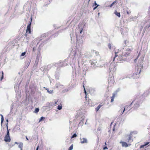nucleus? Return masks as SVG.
Returning <instances> with one entry per match:
<instances>
[{
  "label": "nucleus",
  "mask_w": 150,
  "mask_h": 150,
  "mask_svg": "<svg viewBox=\"0 0 150 150\" xmlns=\"http://www.w3.org/2000/svg\"><path fill=\"white\" fill-rule=\"evenodd\" d=\"M119 52H115V57L113 58V61H114L115 59L116 58L117 62H116L117 63L119 61H121L123 60V58L122 56L123 55L118 54Z\"/></svg>",
  "instance_id": "f257e3e1"
},
{
  "label": "nucleus",
  "mask_w": 150,
  "mask_h": 150,
  "mask_svg": "<svg viewBox=\"0 0 150 150\" xmlns=\"http://www.w3.org/2000/svg\"><path fill=\"white\" fill-rule=\"evenodd\" d=\"M141 69L140 68H137L136 69L135 71L133 73L132 75L133 78L134 79H136L139 77V74L141 71Z\"/></svg>",
  "instance_id": "f03ea898"
},
{
  "label": "nucleus",
  "mask_w": 150,
  "mask_h": 150,
  "mask_svg": "<svg viewBox=\"0 0 150 150\" xmlns=\"http://www.w3.org/2000/svg\"><path fill=\"white\" fill-rule=\"evenodd\" d=\"M132 133H131L126 137L125 141L128 144H130L133 142V139H132Z\"/></svg>",
  "instance_id": "7ed1b4c3"
},
{
  "label": "nucleus",
  "mask_w": 150,
  "mask_h": 150,
  "mask_svg": "<svg viewBox=\"0 0 150 150\" xmlns=\"http://www.w3.org/2000/svg\"><path fill=\"white\" fill-rule=\"evenodd\" d=\"M133 50V48L132 47H131V48H127L126 50V52H125V54L123 56L127 57V56H129L132 50Z\"/></svg>",
  "instance_id": "20e7f679"
},
{
  "label": "nucleus",
  "mask_w": 150,
  "mask_h": 150,
  "mask_svg": "<svg viewBox=\"0 0 150 150\" xmlns=\"http://www.w3.org/2000/svg\"><path fill=\"white\" fill-rule=\"evenodd\" d=\"M120 143L122 144V147H128L129 146H130L131 145L130 144H128L127 143L124 142H120Z\"/></svg>",
  "instance_id": "39448f33"
},
{
  "label": "nucleus",
  "mask_w": 150,
  "mask_h": 150,
  "mask_svg": "<svg viewBox=\"0 0 150 150\" xmlns=\"http://www.w3.org/2000/svg\"><path fill=\"white\" fill-rule=\"evenodd\" d=\"M105 104V103L103 102L101 103L97 107L95 108V111L97 112L98 111L100 108Z\"/></svg>",
  "instance_id": "423d86ee"
},
{
  "label": "nucleus",
  "mask_w": 150,
  "mask_h": 150,
  "mask_svg": "<svg viewBox=\"0 0 150 150\" xmlns=\"http://www.w3.org/2000/svg\"><path fill=\"white\" fill-rule=\"evenodd\" d=\"M32 21V18H31V21L30 23V24L28 25L27 27V29L26 30V33H30V26H31V23Z\"/></svg>",
  "instance_id": "0eeeda50"
},
{
  "label": "nucleus",
  "mask_w": 150,
  "mask_h": 150,
  "mask_svg": "<svg viewBox=\"0 0 150 150\" xmlns=\"http://www.w3.org/2000/svg\"><path fill=\"white\" fill-rule=\"evenodd\" d=\"M4 140L6 142H10L11 141V138L10 136L5 135L4 138Z\"/></svg>",
  "instance_id": "6e6552de"
},
{
  "label": "nucleus",
  "mask_w": 150,
  "mask_h": 150,
  "mask_svg": "<svg viewBox=\"0 0 150 150\" xmlns=\"http://www.w3.org/2000/svg\"><path fill=\"white\" fill-rule=\"evenodd\" d=\"M91 55H95L97 56L99 54V52L96 51V50H93L91 51Z\"/></svg>",
  "instance_id": "1a4fd4ad"
},
{
  "label": "nucleus",
  "mask_w": 150,
  "mask_h": 150,
  "mask_svg": "<svg viewBox=\"0 0 150 150\" xmlns=\"http://www.w3.org/2000/svg\"><path fill=\"white\" fill-rule=\"evenodd\" d=\"M113 65L112 64V63L110 64V66L109 67V70H110V72H111V71H115V70L116 69H115V67H114V68L112 69V68L113 67Z\"/></svg>",
  "instance_id": "9d476101"
},
{
  "label": "nucleus",
  "mask_w": 150,
  "mask_h": 150,
  "mask_svg": "<svg viewBox=\"0 0 150 150\" xmlns=\"http://www.w3.org/2000/svg\"><path fill=\"white\" fill-rule=\"evenodd\" d=\"M117 95L116 93H114L112 94V96L111 97V99L110 100L111 102H112L114 101V99Z\"/></svg>",
  "instance_id": "9b49d317"
},
{
  "label": "nucleus",
  "mask_w": 150,
  "mask_h": 150,
  "mask_svg": "<svg viewBox=\"0 0 150 150\" xmlns=\"http://www.w3.org/2000/svg\"><path fill=\"white\" fill-rule=\"evenodd\" d=\"M130 107L129 106H128V105H126L125 106V108H124L123 109H122V110H123V111L122 112V114L123 113V112H124V111L125 110H127L128 111H129V110H130Z\"/></svg>",
  "instance_id": "f8f14e48"
},
{
  "label": "nucleus",
  "mask_w": 150,
  "mask_h": 150,
  "mask_svg": "<svg viewBox=\"0 0 150 150\" xmlns=\"http://www.w3.org/2000/svg\"><path fill=\"white\" fill-rule=\"evenodd\" d=\"M44 88H45L47 91V92L50 94H52L54 93V91L53 90H49L48 88H47L44 87Z\"/></svg>",
  "instance_id": "ddd939ff"
},
{
  "label": "nucleus",
  "mask_w": 150,
  "mask_h": 150,
  "mask_svg": "<svg viewBox=\"0 0 150 150\" xmlns=\"http://www.w3.org/2000/svg\"><path fill=\"white\" fill-rule=\"evenodd\" d=\"M50 65H48L47 66H45L44 67V70L45 71L48 70L50 68Z\"/></svg>",
  "instance_id": "4468645a"
},
{
  "label": "nucleus",
  "mask_w": 150,
  "mask_h": 150,
  "mask_svg": "<svg viewBox=\"0 0 150 150\" xmlns=\"http://www.w3.org/2000/svg\"><path fill=\"white\" fill-rule=\"evenodd\" d=\"M66 65H67L66 64H65L63 62H61L59 64L58 66L59 67H62L63 66H64Z\"/></svg>",
  "instance_id": "2eb2a0df"
},
{
  "label": "nucleus",
  "mask_w": 150,
  "mask_h": 150,
  "mask_svg": "<svg viewBox=\"0 0 150 150\" xmlns=\"http://www.w3.org/2000/svg\"><path fill=\"white\" fill-rule=\"evenodd\" d=\"M6 128H7V134L6 135L9 136V129H8V123H7L6 125Z\"/></svg>",
  "instance_id": "dca6fc26"
},
{
  "label": "nucleus",
  "mask_w": 150,
  "mask_h": 150,
  "mask_svg": "<svg viewBox=\"0 0 150 150\" xmlns=\"http://www.w3.org/2000/svg\"><path fill=\"white\" fill-rule=\"evenodd\" d=\"M62 86L61 85L60 83L59 82L55 84V86L57 88H58L59 87L61 88Z\"/></svg>",
  "instance_id": "f3484780"
},
{
  "label": "nucleus",
  "mask_w": 150,
  "mask_h": 150,
  "mask_svg": "<svg viewBox=\"0 0 150 150\" xmlns=\"http://www.w3.org/2000/svg\"><path fill=\"white\" fill-rule=\"evenodd\" d=\"M55 78L57 79H59V73L56 72L55 74Z\"/></svg>",
  "instance_id": "a211bd4d"
},
{
  "label": "nucleus",
  "mask_w": 150,
  "mask_h": 150,
  "mask_svg": "<svg viewBox=\"0 0 150 150\" xmlns=\"http://www.w3.org/2000/svg\"><path fill=\"white\" fill-rule=\"evenodd\" d=\"M114 13L119 17H120V13L117 12L116 11H115L114 12Z\"/></svg>",
  "instance_id": "6ab92c4d"
},
{
  "label": "nucleus",
  "mask_w": 150,
  "mask_h": 150,
  "mask_svg": "<svg viewBox=\"0 0 150 150\" xmlns=\"http://www.w3.org/2000/svg\"><path fill=\"white\" fill-rule=\"evenodd\" d=\"M90 62L91 65L93 66V67L96 65V62H94L92 61H90Z\"/></svg>",
  "instance_id": "aec40b11"
},
{
  "label": "nucleus",
  "mask_w": 150,
  "mask_h": 150,
  "mask_svg": "<svg viewBox=\"0 0 150 150\" xmlns=\"http://www.w3.org/2000/svg\"><path fill=\"white\" fill-rule=\"evenodd\" d=\"M149 143H150L149 142H147L144 145H141L140 146V148H143L144 146L148 145L149 144Z\"/></svg>",
  "instance_id": "412c9836"
},
{
  "label": "nucleus",
  "mask_w": 150,
  "mask_h": 150,
  "mask_svg": "<svg viewBox=\"0 0 150 150\" xmlns=\"http://www.w3.org/2000/svg\"><path fill=\"white\" fill-rule=\"evenodd\" d=\"M95 6V7L93 8V10H95L98 6V5L97 4H96V1H95L94 4L93 5V6Z\"/></svg>",
  "instance_id": "4be33fe9"
},
{
  "label": "nucleus",
  "mask_w": 150,
  "mask_h": 150,
  "mask_svg": "<svg viewBox=\"0 0 150 150\" xmlns=\"http://www.w3.org/2000/svg\"><path fill=\"white\" fill-rule=\"evenodd\" d=\"M23 143L22 142H20L19 143V145L18 146V147L21 149L23 148Z\"/></svg>",
  "instance_id": "5701e85b"
},
{
  "label": "nucleus",
  "mask_w": 150,
  "mask_h": 150,
  "mask_svg": "<svg viewBox=\"0 0 150 150\" xmlns=\"http://www.w3.org/2000/svg\"><path fill=\"white\" fill-rule=\"evenodd\" d=\"M78 38H76V46H79V45L80 44V42H79L78 43Z\"/></svg>",
  "instance_id": "b1692460"
},
{
  "label": "nucleus",
  "mask_w": 150,
  "mask_h": 150,
  "mask_svg": "<svg viewBox=\"0 0 150 150\" xmlns=\"http://www.w3.org/2000/svg\"><path fill=\"white\" fill-rule=\"evenodd\" d=\"M126 11H127V13L128 14H129L131 13V12L130 10L127 7L126 8Z\"/></svg>",
  "instance_id": "393cba45"
},
{
  "label": "nucleus",
  "mask_w": 150,
  "mask_h": 150,
  "mask_svg": "<svg viewBox=\"0 0 150 150\" xmlns=\"http://www.w3.org/2000/svg\"><path fill=\"white\" fill-rule=\"evenodd\" d=\"M39 110V109L38 108H35L34 112L35 113H38Z\"/></svg>",
  "instance_id": "a878e982"
},
{
  "label": "nucleus",
  "mask_w": 150,
  "mask_h": 150,
  "mask_svg": "<svg viewBox=\"0 0 150 150\" xmlns=\"http://www.w3.org/2000/svg\"><path fill=\"white\" fill-rule=\"evenodd\" d=\"M0 115L1 116V124L3 122V121H4V118L3 116V115H2L0 114Z\"/></svg>",
  "instance_id": "bb28decb"
},
{
  "label": "nucleus",
  "mask_w": 150,
  "mask_h": 150,
  "mask_svg": "<svg viewBox=\"0 0 150 150\" xmlns=\"http://www.w3.org/2000/svg\"><path fill=\"white\" fill-rule=\"evenodd\" d=\"M112 46V45L111 43H109L108 45V46L109 49L111 50V47Z\"/></svg>",
  "instance_id": "cd10ccee"
},
{
  "label": "nucleus",
  "mask_w": 150,
  "mask_h": 150,
  "mask_svg": "<svg viewBox=\"0 0 150 150\" xmlns=\"http://www.w3.org/2000/svg\"><path fill=\"white\" fill-rule=\"evenodd\" d=\"M73 146L72 144L69 148L68 150H72L73 149Z\"/></svg>",
  "instance_id": "c85d7f7f"
},
{
  "label": "nucleus",
  "mask_w": 150,
  "mask_h": 150,
  "mask_svg": "<svg viewBox=\"0 0 150 150\" xmlns=\"http://www.w3.org/2000/svg\"><path fill=\"white\" fill-rule=\"evenodd\" d=\"M80 139L81 140V142L82 144H83L84 143V138H82L83 140L82 141V139H81V138H80Z\"/></svg>",
  "instance_id": "c756f323"
},
{
  "label": "nucleus",
  "mask_w": 150,
  "mask_h": 150,
  "mask_svg": "<svg viewBox=\"0 0 150 150\" xmlns=\"http://www.w3.org/2000/svg\"><path fill=\"white\" fill-rule=\"evenodd\" d=\"M76 133H74L71 137V138L72 139L74 138H75L76 137Z\"/></svg>",
  "instance_id": "7c9ffc66"
},
{
  "label": "nucleus",
  "mask_w": 150,
  "mask_h": 150,
  "mask_svg": "<svg viewBox=\"0 0 150 150\" xmlns=\"http://www.w3.org/2000/svg\"><path fill=\"white\" fill-rule=\"evenodd\" d=\"M62 106L58 105L57 106V109L59 110H60L62 109Z\"/></svg>",
  "instance_id": "2f4dec72"
},
{
  "label": "nucleus",
  "mask_w": 150,
  "mask_h": 150,
  "mask_svg": "<svg viewBox=\"0 0 150 150\" xmlns=\"http://www.w3.org/2000/svg\"><path fill=\"white\" fill-rule=\"evenodd\" d=\"M44 117H42L39 120V122H40L41 121L43 120H44Z\"/></svg>",
  "instance_id": "473e14b6"
},
{
  "label": "nucleus",
  "mask_w": 150,
  "mask_h": 150,
  "mask_svg": "<svg viewBox=\"0 0 150 150\" xmlns=\"http://www.w3.org/2000/svg\"><path fill=\"white\" fill-rule=\"evenodd\" d=\"M72 53H73V55H72L74 56L75 55L76 52H75L74 51L73 52L71 51L70 54H72Z\"/></svg>",
  "instance_id": "72a5a7b5"
},
{
  "label": "nucleus",
  "mask_w": 150,
  "mask_h": 150,
  "mask_svg": "<svg viewBox=\"0 0 150 150\" xmlns=\"http://www.w3.org/2000/svg\"><path fill=\"white\" fill-rule=\"evenodd\" d=\"M25 54H26L25 52H23L21 53V56H24L25 55Z\"/></svg>",
  "instance_id": "f704fd0d"
},
{
  "label": "nucleus",
  "mask_w": 150,
  "mask_h": 150,
  "mask_svg": "<svg viewBox=\"0 0 150 150\" xmlns=\"http://www.w3.org/2000/svg\"><path fill=\"white\" fill-rule=\"evenodd\" d=\"M116 2V1H114L112 2V3L111 5L110 6L111 7L113 6V5Z\"/></svg>",
  "instance_id": "c9c22d12"
},
{
  "label": "nucleus",
  "mask_w": 150,
  "mask_h": 150,
  "mask_svg": "<svg viewBox=\"0 0 150 150\" xmlns=\"http://www.w3.org/2000/svg\"><path fill=\"white\" fill-rule=\"evenodd\" d=\"M83 88H84V81H83Z\"/></svg>",
  "instance_id": "e433bc0d"
},
{
  "label": "nucleus",
  "mask_w": 150,
  "mask_h": 150,
  "mask_svg": "<svg viewBox=\"0 0 150 150\" xmlns=\"http://www.w3.org/2000/svg\"><path fill=\"white\" fill-rule=\"evenodd\" d=\"M83 30V29H82L81 30H80V34L82 32Z\"/></svg>",
  "instance_id": "4c0bfd02"
},
{
  "label": "nucleus",
  "mask_w": 150,
  "mask_h": 150,
  "mask_svg": "<svg viewBox=\"0 0 150 150\" xmlns=\"http://www.w3.org/2000/svg\"><path fill=\"white\" fill-rule=\"evenodd\" d=\"M108 149V148H107V147H106V146H105V147L103 148V149H104V150H105V149Z\"/></svg>",
  "instance_id": "58836bf2"
},
{
  "label": "nucleus",
  "mask_w": 150,
  "mask_h": 150,
  "mask_svg": "<svg viewBox=\"0 0 150 150\" xmlns=\"http://www.w3.org/2000/svg\"><path fill=\"white\" fill-rule=\"evenodd\" d=\"M19 143H18V142H15V144H19Z\"/></svg>",
  "instance_id": "ea45409f"
},
{
  "label": "nucleus",
  "mask_w": 150,
  "mask_h": 150,
  "mask_svg": "<svg viewBox=\"0 0 150 150\" xmlns=\"http://www.w3.org/2000/svg\"><path fill=\"white\" fill-rule=\"evenodd\" d=\"M87 139H85V143H87Z\"/></svg>",
  "instance_id": "a19ab883"
},
{
  "label": "nucleus",
  "mask_w": 150,
  "mask_h": 150,
  "mask_svg": "<svg viewBox=\"0 0 150 150\" xmlns=\"http://www.w3.org/2000/svg\"><path fill=\"white\" fill-rule=\"evenodd\" d=\"M38 148H39V146H38L36 148V150H38Z\"/></svg>",
  "instance_id": "79ce46f5"
},
{
  "label": "nucleus",
  "mask_w": 150,
  "mask_h": 150,
  "mask_svg": "<svg viewBox=\"0 0 150 150\" xmlns=\"http://www.w3.org/2000/svg\"><path fill=\"white\" fill-rule=\"evenodd\" d=\"M138 56H139V55H138V56L137 57V58L135 59V60H134V62H136V60H137V58H138Z\"/></svg>",
  "instance_id": "37998d69"
},
{
  "label": "nucleus",
  "mask_w": 150,
  "mask_h": 150,
  "mask_svg": "<svg viewBox=\"0 0 150 150\" xmlns=\"http://www.w3.org/2000/svg\"><path fill=\"white\" fill-rule=\"evenodd\" d=\"M85 94L86 95V91L85 90Z\"/></svg>",
  "instance_id": "c03bdc74"
},
{
  "label": "nucleus",
  "mask_w": 150,
  "mask_h": 150,
  "mask_svg": "<svg viewBox=\"0 0 150 150\" xmlns=\"http://www.w3.org/2000/svg\"><path fill=\"white\" fill-rule=\"evenodd\" d=\"M26 138L27 140H28V138H27V136H26Z\"/></svg>",
  "instance_id": "a18cd8bd"
},
{
  "label": "nucleus",
  "mask_w": 150,
  "mask_h": 150,
  "mask_svg": "<svg viewBox=\"0 0 150 150\" xmlns=\"http://www.w3.org/2000/svg\"><path fill=\"white\" fill-rule=\"evenodd\" d=\"M28 66H27V67H28V65H29V64H28Z\"/></svg>",
  "instance_id": "49530a36"
},
{
  "label": "nucleus",
  "mask_w": 150,
  "mask_h": 150,
  "mask_svg": "<svg viewBox=\"0 0 150 150\" xmlns=\"http://www.w3.org/2000/svg\"><path fill=\"white\" fill-rule=\"evenodd\" d=\"M6 121H7V122H8V119H7V120H6Z\"/></svg>",
  "instance_id": "de8ad7c7"
},
{
  "label": "nucleus",
  "mask_w": 150,
  "mask_h": 150,
  "mask_svg": "<svg viewBox=\"0 0 150 150\" xmlns=\"http://www.w3.org/2000/svg\"><path fill=\"white\" fill-rule=\"evenodd\" d=\"M20 150H23L22 148Z\"/></svg>",
  "instance_id": "09e8293b"
},
{
  "label": "nucleus",
  "mask_w": 150,
  "mask_h": 150,
  "mask_svg": "<svg viewBox=\"0 0 150 150\" xmlns=\"http://www.w3.org/2000/svg\"><path fill=\"white\" fill-rule=\"evenodd\" d=\"M73 40V39H72V38H71V41H72V40Z\"/></svg>",
  "instance_id": "8fccbe9b"
},
{
  "label": "nucleus",
  "mask_w": 150,
  "mask_h": 150,
  "mask_svg": "<svg viewBox=\"0 0 150 150\" xmlns=\"http://www.w3.org/2000/svg\"><path fill=\"white\" fill-rule=\"evenodd\" d=\"M85 98H86V96H85Z\"/></svg>",
  "instance_id": "3c124183"
},
{
  "label": "nucleus",
  "mask_w": 150,
  "mask_h": 150,
  "mask_svg": "<svg viewBox=\"0 0 150 150\" xmlns=\"http://www.w3.org/2000/svg\"><path fill=\"white\" fill-rule=\"evenodd\" d=\"M105 145H106V142L105 143Z\"/></svg>",
  "instance_id": "603ef678"
},
{
  "label": "nucleus",
  "mask_w": 150,
  "mask_h": 150,
  "mask_svg": "<svg viewBox=\"0 0 150 150\" xmlns=\"http://www.w3.org/2000/svg\"><path fill=\"white\" fill-rule=\"evenodd\" d=\"M45 37H47V35H45Z\"/></svg>",
  "instance_id": "864d4df0"
},
{
  "label": "nucleus",
  "mask_w": 150,
  "mask_h": 150,
  "mask_svg": "<svg viewBox=\"0 0 150 150\" xmlns=\"http://www.w3.org/2000/svg\"><path fill=\"white\" fill-rule=\"evenodd\" d=\"M126 8H125V10Z\"/></svg>",
  "instance_id": "5fc2aeb1"
}]
</instances>
